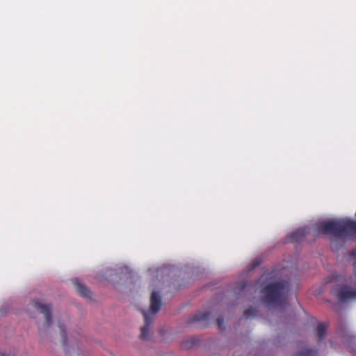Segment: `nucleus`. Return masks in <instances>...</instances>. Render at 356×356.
<instances>
[{
    "label": "nucleus",
    "mask_w": 356,
    "mask_h": 356,
    "mask_svg": "<svg viewBox=\"0 0 356 356\" xmlns=\"http://www.w3.org/2000/svg\"><path fill=\"white\" fill-rule=\"evenodd\" d=\"M195 343H196V340L195 339H191L190 341H185L182 344V346L186 348H191Z\"/></svg>",
    "instance_id": "obj_14"
},
{
    "label": "nucleus",
    "mask_w": 356,
    "mask_h": 356,
    "mask_svg": "<svg viewBox=\"0 0 356 356\" xmlns=\"http://www.w3.org/2000/svg\"><path fill=\"white\" fill-rule=\"evenodd\" d=\"M289 290V283L286 281H280L271 283L262 289L264 295L262 300L268 305H278L284 296Z\"/></svg>",
    "instance_id": "obj_2"
},
{
    "label": "nucleus",
    "mask_w": 356,
    "mask_h": 356,
    "mask_svg": "<svg viewBox=\"0 0 356 356\" xmlns=\"http://www.w3.org/2000/svg\"><path fill=\"white\" fill-rule=\"evenodd\" d=\"M318 229L325 234L336 238L356 235V221L351 220H330L320 223Z\"/></svg>",
    "instance_id": "obj_1"
},
{
    "label": "nucleus",
    "mask_w": 356,
    "mask_h": 356,
    "mask_svg": "<svg viewBox=\"0 0 356 356\" xmlns=\"http://www.w3.org/2000/svg\"><path fill=\"white\" fill-rule=\"evenodd\" d=\"M332 293L340 302L356 299V290L347 285L343 284L334 288Z\"/></svg>",
    "instance_id": "obj_4"
},
{
    "label": "nucleus",
    "mask_w": 356,
    "mask_h": 356,
    "mask_svg": "<svg viewBox=\"0 0 356 356\" xmlns=\"http://www.w3.org/2000/svg\"><path fill=\"white\" fill-rule=\"evenodd\" d=\"M327 330V325L325 323H319L316 327V332L318 339L321 341L324 339Z\"/></svg>",
    "instance_id": "obj_10"
},
{
    "label": "nucleus",
    "mask_w": 356,
    "mask_h": 356,
    "mask_svg": "<svg viewBox=\"0 0 356 356\" xmlns=\"http://www.w3.org/2000/svg\"><path fill=\"white\" fill-rule=\"evenodd\" d=\"M217 325L218 326V327L221 330H224L225 329V326H224V318L222 317H219L217 319Z\"/></svg>",
    "instance_id": "obj_15"
},
{
    "label": "nucleus",
    "mask_w": 356,
    "mask_h": 356,
    "mask_svg": "<svg viewBox=\"0 0 356 356\" xmlns=\"http://www.w3.org/2000/svg\"><path fill=\"white\" fill-rule=\"evenodd\" d=\"M161 299L158 293L153 291L150 298V309L152 312V316L156 314L161 309Z\"/></svg>",
    "instance_id": "obj_7"
},
{
    "label": "nucleus",
    "mask_w": 356,
    "mask_h": 356,
    "mask_svg": "<svg viewBox=\"0 0 356 356\" xmlns=\"http://www.w3.org/2000/svg\"><path fill=\"white\" fill-rule=\"evenodd\" d=\"M317 350L312 349H305L295 354L293 356H316Z\"/></svg>",
    "instance_id": "obj_12"
},
{
    "label": "nucleus",
    "mask_w": 356,
    "mask_h": 356,
    "mask_svg": "<svg viewBox=\"0 0 356 356\" xmlns=\"http://www.w3.org/2000/svg\"><path fill=\"white\" fill-rule=\"evenodd\" d=\"M351 255L356 258V248L351 252Z\"/></svg>",
    "instance_id": "obj_17"
},
{
    "label": "nucleus",
    "mask_w": 356,
    "mask_h": 356,
    "mask_svg": "<svg viewBox=\"0 0 356 356\" xmlns=\"http://www.w3.org/2000/svg\"><path fill=\"white\" fill-rule=\"evenodd\" d=\"M145 318V325L141 327L140 337L142 339H147L149 337V326L153 322L154 316L147 312L143 311Z\"/></svg>",
    "instance_id": "obj_6"
},
{
    "label": "nucleus",
    "mask_w": 356,
    "mask_h": 356,
    "mask_svg": "<svg viewBox=\"0 0 356 356\" xmlns=\"http://www.w3.org/2000/svg\"><path fill=\"white\" fill-rule=\"evenodd\" d=\"M210 313L209 312H199L193 316L188 323L191 325L197 323L200 327H207L209 324Z\"/></svg>",
    "instance_id": "obj_5"
},
{
    "label": "nucleus",
    "mask_w": 356,
    "mask_h": 356,
    "mask_svg": "<svg viewBox=\"0 0 356 356\" xmlns=\"http://www.w3.org/2000/svg\"><path fill=\"white\" fill-rule=\"evenodd\" d=\"M246 287V284L245 282H242L241 284H240L237 289L239 290V291H243Z\"/></svg>",
    "instance_id": "obj_16"
},
{
    "label": "nucleus",
    "mask_w": 356,
    "mask_h": 356,
    "mask_svg": "<svg viewBox=\"0 0 356 356\" xmlns=\"http://www.w3.org/2000/svg\"><path fill=\"white\" fill-rule=\"evenodd\" d=\"M257 310L254 307L248 308L244 312V315L247 318L252 316H254L257 315Z\"/></svg>",
    "instance_id": "obj_13"
},
{
    "label": "nucleus",
    "mask_w": 356,
    "mask_h": 356,
    "mask_svg": "<svg viewBox=\"0 0 356 356\" xmlns=\"http://www.w3.org/2000/svg\"><path fill=\"white\" fill-rule=\"evenodd\" d=\"M306 234L307 232L305 228L298 229L289 236V241L293 243L300 242L305 238Z\"/></svg>",
    "instance_id": "obj_8"
},
{
    "label": "nucleus",
    "mask_w": 356,
    "mask_h": 356,
    "mask_svg": "<svg viewBox=\"0 0 356 356\" xmlns=\"http://www.w3.org/2000/svg\"><path fill=\"white\" fill-rule=\"evenodd\" d=\"M58 326H59L60 331L62 343H63V346L65 347L67 345V343H68L66 327L61 323H59Z\"/></svg>",
    "instance_id": "obj_11"
},
{
    "label": "nucleus",
    "mask_w": 356,
    "mask_h": 356,
    "mask_svg": "<svg viewBox=\"0 0 356 356\" xmlns=\"http://www.w3.org/2000/svg\"><path fill=\"white\" fill-rule=\"evenodd\" d=\"M31 305L36 309L38 312L42 314L44 316V321L41 327H40V332L47 331L52 325V305L44 304L39 300H33Z\"/></svg>",
    "instance_id": "obj_3"
},
{
    "label": "nucleus",
    "mask_w": 356,
    "mask_h": 356,
    "mask_svg": "<svg viewBox=\"0 0 356 356\" xmlns=\"http://www.w3.org/2000/svg\"><path fill=\"white\" fill-rule=\"evenodd\" d=\"M73 283L79 295L86 298L90 297V291L84 284H83L79 279L73 280Z\"/></svg>",
    "instance_id": "obj_9"
}]
</instances>
